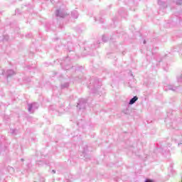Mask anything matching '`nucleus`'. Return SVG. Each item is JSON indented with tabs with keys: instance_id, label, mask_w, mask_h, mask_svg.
Masks as SVG:
<instances>
[{
	"instance_id": "nucleus-1",
	"label": "nucleus",
	"mask_w": 182,
	"mask_h": 182,
	"mask_svg": "<svg viewBox=\"0 0 182 182\" xmlns=\"http://www.w3.org/2000/svg\"><path fill=\"white\" fill-rule=\"evenodd\" d=\"M100 86H102V83L99 81V79L95 78L93 82H90L88 87L92 90V93H96L95 90H97Z\"/></svg>"
},
{
	"instance_id": "nucleus-2",
	"label": "nucleus",
	"mask_w": 182,
	"mask_h": 182,
	"mask_svg": "<svg viewBox=\"0 0 182 182\" xmlns=\"http://www.w3.org/2000/svg\"><path fill=\"white\" fill-rule=\"evenodd\" d=\"M87 103V101L85 99L81 98L78 100L77 108L79 109V110H85L86 109Z\"/></svg>"
},
{
	"instance_id": "nucleus-3",
	"label": "nucleus",
	"mask_w": 182,
	"mask_h": 182,
	"mask_svg": "<svg viewBox=\"0 0 182 182\" xmlns=\"http://www.w3.org/2000/svg\"><path fill=\"white\" fill-rule=\"evenodd\" d=\"M68 15L66 10L63 9H58L55 11V16L57 18H65Z\"/></svg>"
},
{
	"instance_id": "nucleus-4",
	"label": "nucleus",
	"mask_w": 182,
	"mask_h": 182,
	"mask_svg": "<svg viewBox=\"0 0 182 182\" xmlns=\"http://www.w3.org/2000/svg\"><path fill=\"white\" fill-rule=\"evenodd\" d=\"M28 111L29 113H33L35 110H38L39 108V104L37 102L31 103L28 105Z\"/></svg>"
},
{
	"instance_id": "nucleus-5",
	"label": "nucleus",
	"mask_w": 182,
	"mask_h": 182,
	"mask_svg": "<svg viewBox=\"0 0 182 182\" xmlns=\"http://www.w3.org/2000/svg\"><path fill=\"white\" fill-rule=\"evenodd\" d=\"M164 89L166 92H167L168 90H172L173 92H176V90L178 89V87H174V85H169L168 86H164Z\"/></svg>"
},
{
	"instance_id": "nucleus-6",
	"label": "nucleus",
	"mask_w": 182,
	"mask_h": 182,
	"mask_svg": "<svg viewBox=\"0 0 182 182\" xmlns=\"http://www.w3.org/2000/svg\"><path fill=\"white\" fill-rule=\"evenodd\" d=\"M15 75H16V73H15V71H14V70H8L6 73V77H12V76Z\"/></svg>"
},
{
	"instance_id": "nucleus-7",
	"label": "nucleus",
	"mask_w": 182,
	"mask_h": 182,
	"mask_svg": "<svg viewBox=\"0 0 182 182\" xmlns=\"http://www.w3.org/2000/svg\"><path fill=\"white\" fill-rule=\"evenodd\" d=\"M136 100H139V97L134 96L133 98L129 100V105H134Z\"/></svg>"
},
{
	"instance_id": "nucleus-8",
	"label": "nucleus",
	"mask_w": 182,
	"mask_h": 182,
	"mask_svg": "<svg viewBox=\"0 0 182 182\" xmlns=\"http://www.w3.org/2000/svg\"><path fill=\"white\" fill-rule=\"evenodd\" d=\"M71 16L72 18H74L75 19H77L79 16V13H77V11H73L71 12Z\"/></svg>"
},
{
	"instance_id": "nucleus-9",
	"label": "nucleus",
	"mask_w": 182,
	"mask_h": 182,
	"mask_svg": "<svg viewBox=\"0 0 182 182\" xmlns=\"http://www.w3.org/2000/svg\"><path fill=\"white\" fill-rule=\"evenodd\" d=\"M69 87V82H65L61 85V89H68Z\"/></svg>"
},
{
	"instance_id": "nucleus-10",
	"label": "nucleus",
	"mask_w": 182,
	"mask_h": 182,
	"mask_svg": "<svg viewBox=\"0 0 182 182\" xmlns=\"http://www.w3.org/2000/svg\"><path fill=\"white\" fill-rule=\"evenodd\" d=\"M102 42H107L108 39L107 37H106V36H102Z\"/></svg>"
},
{
	"instance_id": "nucleus-11",
	"label": "nucleus",
	"mask_w": 182,
	"mask_h": 182,
	"mask_svg": "<svg viewBox=\"0 0 182 182\" xmlns=\"http://www.w3.org/2000/svg\"><path fill=\"white\" fill-rule=\"evenodd\" d=\"M181 3H182V0H176V5H181Z\"/></svg>"
},
{
	"instance_id": "nucleus-12",
	"label": "nucleus",
	"mask_w": 182,
	"mask_h": 182,
	"mask_svg": "<svg viewBox=\"0 0 182 182\" xmlns=\"http://www.w3.org/2000/svg\"><path fill=\"white\" fill-rule=\"evenodd\" d=\"M158 4H159L161 6L164 5V2L161 1V0H159Z\"/></svg>"
},
{
	"instance_id": "nucleus-13",
	"label": "nucleus",
	"mask_w": 182,
	"mask_h": 182,
	"mask_svg": "<svg viewBox=\"0 0 182 182\" xmlns=\"http://www.w3.org/2000/svg\"><path fill=\"white\" fill-rule=\"evenodd\" d=\"M9 39V36H4L3 41H8Z\"/></svg>"
},
{
	"instance_id": "nucleus-14",
	"label": "nucleus",
	"mask_w": 182,
	"mask_h": 182,
	"mask_svg": "<svg viewBox=\"0 0 182 182\" xmlns=\"http://www.w3.org/2000/svg\"><path fill=\"white\" fill-rule=\"evenodd\" d=\"M11 134H16V129H11Z\"/></svg>"
},
{
	"instance_id": "nucleus-15",
	"label": "nucleus",
	"mask_w": 182,
	"mask_h": 182,
	"mask_svg": "<svg viewBox=\"0 0 182 182\" xmlns=\"http://www.w3.org/2000/svg\"><path fill=\"white\" fill-rule=\"evenodd\" d=\"M37 164H38V166H43V161H38Z\"/></svg>"
},
{
	"instance_id": "nucleus-16",
	"label": "nucleus",
	"mask_w": 182,
	"mask_h": 182,
	"mask_svg": "<svg viewBox=\"0 0 182 182\" xmlns=\"http://www.w3.org/2000/svg\"><path fill=\"white\" fill-rule=\"evenodd\" d=\"M65 70H69L70 69V65H67L64 68Z\"/></svg>"
},
{
	"instance_id": "nucleus-17",
	"label": "nucleus",
	"mask_w": 182,
	"mask_h": 182,
	"mask_svg": "<svg viewBox=\"0 0 182 182\" xmlns=\"http://www.w3.org/2000/svg\"><path fill=\"white\" fill-rule=\"evenodd\" d=\"M99 22H100V23H103V22H105V19L100 18L99 19Z\"/></svg>"
},
{
	"instance_id": "nucleus-18",
	"label": "nucleus",
	"mask_w": 182,
	"mask_h": 182,
	"mask_svg": "<svg viewBox=\"0 0 182 182\" xmlns=\"http://www.w3.org/2000/svg\"><path fill=\"white\" fill-rule=\"evenodd\" d=\"M100 44V41H97V46L95 47V49H96V48H99V45Z\"/></svg>"
},
{
	"instance_id": "nucleus-19",
	"label": "nucleus",
	"mask_w": 182,
	"mask_h": 182,
	"mask_svg": "<svg viewBox=\"0 0 182 182\" xmlns=\"http://www.w3.org/2000/svg\"><path fill=\"white\" fill-rule=\"evenodd\" d=\"M170 171H171L172 174H174V171L173 170V168H169Z\"/></svg>"
},
{
	"instance_id": "nucleus-20",
	"label": "nucleus",
	"mask_w": 182,
	"mask_h": 182,
	"mask_svg": "<svg viewBox=\"0 0 182 182\" xmlns=\"http://www.w3.org/2000/svg\"><path fill=\"white\" fill-rule=\"evenodd\" d=\"M32 36V34H28L26 36V38H31Z\"/></svg>"
},
{
	"instance_id": "nucleus-21",
	"label": "nucleus",
	"mask_w": 182,
	"mask_h": 182,
	"mask_svg": "<svg viewBox=\"0 0 182 182\" xmlns=\"http://www.w3.org/2000/svg\"><path fill=\"white\" fill-rule=\"evenodd\" d=\"M181 79H182V75H181V78H178V82H181Z\"/></svg>"
},
{
	"instance_id": "nucleus-22",
	"label": "nucleus",
	"mask_w": 182,
	"mask_h": 182,
	"mask_svg": "<svg viewBox=\"0 0 182 182\" xmlns=\"http://www.w3.org/2000/svg\"><path fill=\"white\" fill-rule=\"evenodd\" d=\"M16 14H19V9H16Z\"/></svg>"
},
{
	"instance_id": "nucleus-23",
	"label": "nucleus",
	"mask_w": 182,
	"mask_h": 182,
	"mask_svg": "<svg viewBox=\"0 0 182 182\" xmlns=\"http://www.w3.org/2000/svg\"><path fill=\"white\" fill-rule=\"evenodd\" d=\"M145 182H153V181H149V179H146V180H145Z\"/></svg>"
},
{
	"instance_id": "nucleus-24",
	"label": "nucleus",
	"mask_w": 182,
	"mask_h": 182,
	"mask_svg": "<svg viewBox=\"0 0 182 182\" xmlns=\"http://www.w3.org/2000/svg\"><path fill=\"white\" fill-rule=\"evenodd\" d=\"M52 173H53V174H55V173H56V171H55V170H52Z\"/></svg>"
},
{
	"instance_id": "nucleus-25",
	"label": "nucleus",
	"mask_w": 182,
	"mask_h": 182,
	"mask_svg": "<svg viewBox=\"0 0 182 182\" xmlns=\"http://www.w3.org/2000/svg\"><path fill=\"white\" fill-rule=\"evenodd\" d=\"M94 19H95V22H97V18H96V17H94Z\"/></svg>"
},
{
	"instance_id": "nucleus-26",
	"label": "nucleus",
	"mask_w": 182,
	"mask_h": 182,
	"mask_svg": "<svg viewBox=\"0 0 182 182\" xmlns=\"http://www.w3.org/2000/svg\"><path fill=\"white\" fill-rule=\"evenodd\" d=\"M144 45H146V40L144 41Z\"/></svg>"
},
{
	"instance_id": "nucleus-27",
	"label": "nucleus",
	"mask_w": 182,
	"mask_h": 182,
	"mask_svg": "<svg viewBox=\"0 0 182 182\" xmlns=\"http://www.w3.org/2000/svg\"><path fill=\"white\" fill-rule=\"evenodd\" d=\"M24 160H25V159H21V161H24Z\"/></svg>"
},
{
	"instance_id": "nucleus-28",
	"label": "nucleus",
	"mask_w": 182,
	"mask_h": 182,
	"mask_svg": "<svg viewBox=\"0 0 182 182\" xmlns=\"http://www.w3.org/2000/svg\"><path fill=\"white\" fill-rule=\"evenodd\" d=\"M2 73H3V75H4V74H5V72L4 71Z\"/></svg>"
}]
</instances>
